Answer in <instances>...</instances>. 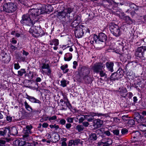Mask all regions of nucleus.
Here are the masks:
<instances>
[{
	"mask_svg": "<svg viewBox=\"0 0 146 146\" xmlns=\"http://www.w3.org/2000/svg\"><path fill=\"white\" fill-rule=\"evenodd\" d=\"M83 79L85 82L86 84H89L92 82V80L91 77L90 75L85 76Z\"/></svg>",
	"mask_w": 146,
	"mask_h": 146,
	"instance_id": "obj_25",
	"label": "nucleus"
},
{
	"mask_svg": "<svg viewBox=\"0 0 146 146\" xmlns=\"http://www.w3.org/2000/svg\"><path fill=\"white\" fill-rule=\"evenodd\" d=\"M25 105V108L28 111H30V110H32V108L31 106L29 105L26 102H25L24 103Z\"/></svg>",
	"mask_w": 146,
	"mask_h": 146,
	"instance_id": "obj_40",
	"label": "nucleus"
},
{
	"mask_svg": "<svg viewBox=\"0 0 146 146\" xmlns=\"http://www.w3.org/2000/svg\"><path fill=\"white\" fill-rule=\"evenodd\" d=\"M26 71L25 69H21L20 70L18 71L19 76H22L24 74H25Z\"/></svg>",
	"mask_w": 146,
	"mask_h": 146,
	"instance_id": "obj_37",
	"label": "nucleus"
},
{
	"mask_svg": "<svg viewBox=\"0 0 146 146\" xmlns=\"http://www.w3.org/2000/svg\"><path fill=\"white\" fill-rule=\"evenodd\" d=\"M10 47L13 51H14L17 49V47L14 46L12 44H10Z\"/></svg>",
	"mask_w": 146,
	"mask_h": 146,
	"instance_id": "obj_56",
	"label": "nucleus"
},
{
	"mask_svg": "<svg viewBox=\"0 0 146 146\" xmlns=\"http://www.w3.org/2000/svg\"><path fill=\"white\" fill-rule=\"evenodd\" d=\"M64 103L65 104L66 107L68 108L71 110L72 109V106L71 104L70 103V102L69 101H64Z\"/></svg>",
	"mask_w": 146,
	"mask_h": 146,
	"instance_id": "obj_39",
	"label": "nucleus"
},
{
	"mask_svg": "<svg viewBox=\"0 0 146 146\" xmlns=\"http://www.w3.org/2000/svg\"><path fill=\"white\" fill-rule=\"evenodd\" d=\"M27 141V140L23 138V139H20L18 140H17L19 146H24L25 143Z\"/></svg>",
	"mask_w": 146,
	"mask_h": 146,
	"instance_id": "obj_28",
	"label": "nucleus"
},
{
	"mask_svg": "<svg viewBox=\"0 0 146 146\" xmlns=\"http://www.w3.org/2000/svg\"><path fill=\"white\" fill-rule=\"evenodd\" d=\"M94 112H91L89 115H85L86 119L89 122H91L94 119Z\"/></svg>",
	"mask_w": 146,
	"mask_h": 146,
	"instance_id": "obj_22",
	"label": "nucleus"
},
{
	"mask_svg": "<svg viewBox=\"0 0 146 146\" xmlns=\"http://www.w3.org/2000/svg\"><path fill=\"white\" fill-rule=\"evenodd\" d=\"M44 34L43 30L40 27H37V37H41Z\"/></svg>",
	"mask_w": 146,
	"mask_h": 146,
	"instance_id": "obj_26",
	"label": "nucleus"
},
{
	"mask_svg": "<svg viewBox=\"0 0 146 146\" xmlns=\"http://www.w3.org/2000/svg\"><path fill=\"white\" fill-rule=\"evenodd\" d=\"M10 128V131L8 134V137H9L10 135H15L18 133L17 130L15 127H13Z\"/></svg>",
	"mask_w": 146,
	"mask_h": 146,
	"instance_id": "obj_18",
	"label": "nucleus"
},
{
	"mask_svg": "<svg viewBox=\"0 0 146 146\" xmlns=\"http://www.w3.org/2000/svg\"><path fill=\"white\" fill-rule=\"evenodd\" d=\"M67 81L63 79L60 81L61 86L62 87H64L66 86Z\"/></svg>",
	"mask_w": 146,
	"mask_h": 146,
	"instance_id": "obj_41",
	"label": "nucleus"
},
{
	"mask_svg": "<svg viewBox=\"0 0 146 146\" xmlns=\"http://www.w3.org/2000/svg\"><path fill=\"white\" fill-rule=\"evenodd\" d=\"M135 121L132 119H129L127 123L131 125H133L135 124Z\"/></svg>",
	"mask_w": 146,
	"mask_h": 146,
	"instance_id": "obj_49",
	"label": "nucleus"
},
{
	"mask_svg": "<svg viewBox=\"0 0 146 146\" xmlns=\"http://www.w3.org/2000/svg\"><path fill=\"white\" fill-rule=\"evenodd\" d=\"M139 130L142 132L146 131V125H145L143 124L140 125L139 127Z\"/></svg>",
	"mask_w": 146,
	"mask_h": 146,
	"instance_id": "obj_34",
	"label": "nucleus"
},
{
	"mask_svg": "<svg viewBox=\"0 0 146 146\" xmlns=\"http://www.w3.org/2000/svg\"><path fill=\"white\" fill-rule=\"evenodd\" d=\"M31 72L30 71L29 73H27V74L25 75V76H27L29 79H32L33 80L35 81V84H36V74L35 72Z\"/></svg>",
	"mask_w": 146,
	"mask_h": 146,
	"instance_id": "obj_11",
	"label": "nucleus"
},
{
	"mask_svg": "<svg viewBox=\"0 0 146 146\" xmlns=\"http://www.w3.org/2000/svg\"><path fill=\"white\" fill-rule=\"evenodd\" d=\"M6 120L9 122H11L12 120V117L10 116H7L6 117Z\"/></svg>",
	"mask_w": 146,
	"mask_h": 146,
	"instance_id": "obj_55",
	"label": "nucleus"
},
{
	"mask_svg": "<svg viewBox=\"0 0 146 146\" xmlns=\"http://www.w3.org/2000/svg\"><path fill=\"white\" fill-rule=\"evenodd\" d=\"M33 127L31 125H27L26 126L25 128L29 131V132L31 133V130L33 128Z\"/></svg>",
	"mask_w": 146,
	"mask_h": 146,
	"instance_id": "obj_44",
	"label": "nucleus"
},
{
	"mask_svg": "<svg viewBox=\"0 0 146 146\" xmlns=\"http://www.w3.org/2000/svg\"><path fill=\"white\" fill-rule=\"evenodd\" d=\"M128 132V130L126 128H123L121 130V133L123 135L127 134Z\"/></svg>",
	"mask_w": 146,
	"mask_h": 146,
	"instance_id": "obj_43",
	"label": "nucleus"
},
{
	"mask_svg": "<svg viewBox=\"0 0 146 146\" xmlns=\"http://www.w3.org/2000/svg\"><path fill=\"white\" fill-rule=\"evenodd\" d=\"M113 133L116 135H117L119 134V131L118 129L114 130L112 131Z\"/></svg>",
	"mask_w": 146,
	"mask_h": 146,
	"instance_id": "obj_57",
	"label": "nucleus"
},
{
	"mask_svg": "<svg viewBox=\"0 0 146 146\" xmlns=\"http://www.w3.org/2000/svg\"><path fill=\"white\" fill-rule=\"evenodd\" d=\"M47 71H48V69H46V70H43V71H42V73L43 74H46L47 75H48V76H50L51 75V70L50 69V72L49 73H48L47 72Z\"/></svg>",
	"mask_w": 146,
	"mask_h": 146,
	"instance_id": "obj_47",
	"label": "nucleus"
},
{
	"mask_svg": "<svg viewBox=\"0 0 146 146\" xmlns=\"http://www.w3.org/2000/svg\"><path fill=\"white\" fill-rule=\"evenodd\" d=\"M99 73L101 77H103L104 76L107 77V75L103 70H100V71Z\"/></svg>",
	"mask_w": 146,
	"mask_h": 146,
	"instance_id": "obj_42",
	"label": "nucleus"
},
{
	"mask_svg": "<svg viewBox=\"0 0 146 146\" xmlns=\"http://www.w3.org/2000/svg\"><path fill=\"white\" fill-rule=\"evenodd\" d=\"M75 27H76V29L74 32L75 36L78 38L82 37L84 34L83 29L81 28L80 27L77 26V25Z\"/></svg>",
	"mask_w": 146,
	"mask_h": 146,
	"instance_id": "obj_7",
	"label": "nucleus"
},
{
	"mask_svg": "<svg viewBox=\"0 0 146 146\" xmlns=\"http://www.w3.org/2000/svg\"><path fill=\"white\" fill-rule=\"evenodd\" d=\"M36 18V10L34 8L29 10L28 13L23 15L21 23L23 25L30 26L33 25L34 23L33 21ZM34 24L36 20L34 21Z\"/></svg>",
	"mask_w": 146,
	"mask_h": 146,
	"instance_id": "obj_1",
	"label": "nucleus"
},
{
	"mask_svg": "<svg viewBox=\"0 0 146 146\" xmlns=\"http://www.w3.org/2000/svg\"><path fill=\"white\" fill-rule=\"evenodd\" d=\"M129 5L130 8L131 9H135L136 8V5L133 3H129Z\"/></svg>",
	"mask_w": 146,
	"mask_h": 146,
	"instance_id": "obj_45",
	"label": "nucleus"
},
{
	"mask_svg": "<svg viewBox=\"0 0 146 146\" xmlns=\"http://www.w3.org/2000/svg\"><path fill=\"white\" fill-rule=\"evenodd\" d=\"M76 129L78 132H81L84 130V128L82 125H78L76 126Z\"/></svg>",
	"mask_w": 146,
	"mask_h": 146,
	"instance_id": "obj_35",
	"label": "nucleus"
},
{
	"mask_svg": "<svg viewBox=\"0 0 146 146\" xmlns=\"http://www.w3.org/2000/svg\"><path fill=\"white\" fill-rule=\"evenodd\" d=\"M23 132L24 134L23 135V138L27 140V141H29L31 140V136H29V134L31 133L29 132V131L25 128L23 129Z\"/></svg>",
	"mask_w": 146,
	"mask_h": 146,
	"instance_id": "obj_12",
	"label": "nucleus"
},
{
	"mask_svg": "<svg viewBox=\"0 0 146 146\" xmlns=\"http://www.w3.org/2000/svg\"><path fill=\"white\" fill-rule=\"evenodd\" d=\"M22 115L25 117H27L28 114L25 111H23L22 112Z\"/></svg>",
	"mask_w": 146,
	"mask_h": 146,
	"instance_id": "obj_64",
	"label": "nucleus"
},
{
	"mask_svg": "<svg viewBox=\"0 0 146 146\" xmlns=\"http://www.w3.org/2000/svg\"><path fill=\"white\" fill-rule=\"evenodd\" d=\"M57 119L56 116L55 115L51 117H49L48 118V120L51 121V120H53L56 119Z\"/></svg>",
	"mask_w": 146,
	"mask_h": 146,
	"instance_id": "obj_54",
	"label": "nucleus"
},
{
	"mask_svg": "<svg viewBox=\"0 0 146 146\" xmlns=\"http://www.w3.org/2000/svg\"><path fill=\"white\" fill-rule=\"evenodd\" d=\"M50 127L52 129L53 128H55V129L57 130L59 128V127L58 125H56V124H54V125H49Z\"/></svg>",
	"mask_w": 146,
	"mask_h": 146,
	"instance_id": "obj_46",
	"label": "nucleus"
},
{
	"mask_svg": "<svg viewBox=\"0 0 146 146\" xmlns=\"http://www.w3.org/2000/svg\"><path fill=\"white\" fill-rule=\"evenodd\" d=\"M31 116L34 119H36V110H32L31 113Z\"/></svg>",
	"mask_w": 146,
	"mask_h": 146,
	"instance_id": "obj_38",
	"label": "nucleus"
},
{
	"mask_svg": "<svg viewBox=\"0 0 146 146\" xmlns=\"http://www.w3.org/2000/svg\"><path fill=\"white\" fill-rule=\"evenodd\" d=\"M135 133V135H136L133 136V137L134 139H135L134 140H133V142H137V143H136V144H140L141 143L140 141V140L139 141V140L138 139L139 136H140V133L138 131L136 132Z\"/></svg>",
	"mask_w": 146,
	"mask_h": 146,
	"instance_id": "obj_21",
	"label": "nucleus"
},
{
	"mask_svg": "<svg viewBox=\"0 0 146 146\" xmlns=\"http://www.w3.org/2000/svg\"><path fill=\"white\" fill-rule=\"evenodd\" d=\"M10 0H5L2 6V11L5 13H10L14 12L18 8L16 3L11 2Z\"/></svg>",
	"mask_w": 146,
	"mask_h": 146,
	"instance_id": "obj_2",
	"label": "nucleus"
},
{
	"mask_svg": "<svg viewBox=\"0 0 146 146\" xmlns=\"http://www.w3.org/2000/svg\"><path fill=\"white\" fill-rule=\"evenodd\" d=\"M146 51V46L139 47L135 50V55L140 58H143L144 56V52Z\"/></svg>",
	"mask_w": 146,
	"mask_h": 146,
	"instance_id": "obj_5",
	"label": "nucleus"
},
{
	"mask_svg": "<svg viewBox=\"0 0 146 146\" xmlns=\"http://www.w3.org/2000/svg\"><path fill=\"white\" fill-rule=\"evenodd\" d=\"M68 67V65L66 64L65 65H62L60 67L61 69L63 71Z\"/></svg>",
	"mask_w": 146,
	"mask_h": 146,
	"instance_id": "obj_61",
	"label": "nucleus"
},
{
	"mask_svg": "<svg viewBox=\"0 0 146 146\" xmlns=\"http://www.w3.org/2000/svg\"><path fill=\"white\" fill-rule=\"evenodd\" d=\"M90 42L91 44H93L94 43H100L98 37L96 35H94L93 37L90 41Z\"/></svg>",
	"mask_w": 146,
	"mask_h": 146,
	"instance_id": "obj_20",
	"label": "nucleus"
},
{
	"mask_svg": "<svg viewBox=\"0 0 146 146\" xmlns=\"http://www.w3.org/2000/svg\"><path fill=\"white\" fill-rule=\"evenodd\" d=\"M110 30L111 33L116 36H118L121 34V32L119 27L116 25L112 24L110 26Z\"/></svg>",
	"mask_w": 146,
	"mask_h": 146,
	"instance_id": "obj_4",
	"label": "nucleus"
},
{
	"mask_svg": "<svg viewBox=\"0 0 146 146\" xmlns=\"http://www.w3.org/2000/svg\"><path fill=\"white\" fill-rule=\"evenodd\" d=\"M106 143L108 145L112 144V141L111 139L110 138H105L103 139L101 141V143Z\"/></svg>",
	"mask_w": 146,
	"mask_h": 146,
	"instance_id": "obj_24",
	"label": "nucleus"
},
{
	"mask_svg": "<svg viewBox=\"0 0 146 146\" xmlns=\"http://www.w3.org/2000/svg\"><path fill=\"white\" fill-rule=\"evenodd\" d=\"M10 42L13 44H15L17 43V40L14 39V38H12L11 40L10 41Z\"/></svg>",
	"mask_w": 146,
	"mask_h": 146,
	"instance_id": "obj_60",
	"label": "nucleus"
},
{
	"mask_svg": "<svg viewBox=\"0 0 146 146\" xmlns=\"http://www.w3.org/2000/svg\"><path fill=\"white\" fill-rule=\"evenodd\" d=\"M106 68L109 71H110L111 72L113 71V66L114 64L113 62H108L106 63Z\"/></svg>",
	"mask_w": 146,
	"mask_h": 146,
	"instance_id": "obj_16",
	"label": "nucleus"
},
{
	"mask_svg": "<svg viewBox=\"0 0 146 146\" xmlns=\"http://www.w3.org/2000/svg\"><path fill=\"white\" fill-rule=\"evenodd\" d=\"M95 121L97 127H100L103 124L102 121L100 119L96 120Z\"/></svg>",
	"mask_w": 146,
	"mask_h": 146,
	"instance_id": "obj_36",
	"label": "nucleus"
},
{
	"mask_svg": "<svg viewBox=\"0 0 146 146\" xmlns=\"http://www.w3.org/2000/svg\"><path fill=\"white\" fill-rule=\"evenodd\" d=\"M66 121L64 119H62L60 120V123L61 124L64 125L65 124Z\"/></svg>",
	"mask_w": 146,
	"mask_h": 146,
	"instance_id": "obj_63",
	"label": "nucleus"
},
{
	"mask_svg": "<svg viewBox=\"0 0 146 146\" xmlns=\"http://www.w3.org/2000/svg\"><path fill=\"white\" fill-rule=\"evenodd\" d=\"M82 116L80 117V118L79 119V123H81L83 122L84 119H86L85 117V115H82Z\"/></svg>",
	"mask_w": 146,
	"mask_h": 146,
	"instance_id": "obj_50",
	"label": "nucleus"
},
{
	"mask_svg": "<svg viewBox=\"0 0 146 146\" xmlns=\"http://www.w3.org/2000/svg\"><path fill=\"white\" fill-rule=\"evenodd\" d=\"M117 74L115 73H112L110 76V80L112 82L115 81V80H118L117 77Z\"/></svg>",
	"mask_w": 146,
	"mask_h": 146,
	"instance_id": "obj_32",
	"label": "nucleus"
},
{
	"mask_svg": "<svg viewBox=\"0 0 146 146\" xmlns=\"http://www.w3.org/2000/svg\"><path fill=\"white\" fill-rule=\"evenodd\" d=\"M10 127H5L0 128V136L4 137L8 136V133L10 131Z\"/></svg>",
	"mask_w": 146,
	"mask_h": 146,
	"instance_id": "obj_9",
	"label": "nucleus"
},
{
	"mask_svg": "<svg viewBox=\"0 0 146 146\" xmlns=\"http://www.w3.org/2000/svg\"><path fill=\"white\" fill-rule=\"evenodd\" d=\"M29 30V33L30 34H31L32 36L35 38H36V28L35 26H31Z\"/></svg>",
	"mask_w": 146,
	"mask_h": 146,
	"instance_id": "obj_15",
	"label": "nucleus"
},
{
	"mask_svg": "<svg viewBox=\"0 0 146 146\" xmlns=\"http://www.w3.org/2000/svg\"><path fill=\"white\" fill-rule=\"evenodd\" d=\"M121 14L123 16V17H122L121 18H123V19L125 21V23L127 24L130 25L131 24H133L134 23V21L132 20L129 16H124V14L123 13H121Z\"/></svg>",
	"mask_w": 146,
	"mask_h": 146,
	"instance_id": "obj_10",
	"label": "nucleus"
},
{
	"mask_svg": "<svg viewBox=\"0 0 146 146\" xmlns=\"http://www.w3.org/2000/svg\"><path fill=\"white\" fill-rule=\"evenodd\" d=\"M80 143V140L79 139L75 140H71L69 141L68 146H72V145H77Z\"/></svg>",
	"mask_w": 146,
	"mask_h": 146,
	"instance_id": "obj_19",
	"label": "nucleus"
},
{
	"mask_svg": "<svg viewBox=\"0 0 146 146\" xmlns=\"http://www.w3.org/2000/svg\"><path fill=\"white\" fill-rule=\"evenodd\" d=\"M89 138L90 140L95 141L96 140L97 137L96 134L91 133L89 135Z\"/></svg>",
	"mask_w": 146,
	"mask_h": 146,
	"instance_id": "obj_33",
	"label": "nucleus"
},
{
	"mask_svg": "<svg viewBox=\"0 0 146 146\" xmlns=\"http://www.w3.org/2000/svg\"><path fill=\"white\" fill-rule=\"evenodd\" d=\"M32 102L36 103V99L33 97H31L29 100Z\"/></svg>",
	"mask_w": 146,
	"mask_h": 146,
	"instance_id": "obj_53",
	"label": "nucleus"
},
{
	"mask_svg": "<svg viewBox=\"0 0 146 146\" xmlns=\"http://www.w3.org/2000/svg\"><path fill=\"white\" fill-rule=\"evenodd\" d=\"M73 11V9L70 8L65 9L63 11L58 12L55 11L54 13L56 14V16L60 19H62L65 18L66 16H68V14H70Z\"/></svg>",
	"mask_w": 146,
	"mask_h": 146,
	"instance_id": "obj_3",
	"label": "nucleus"
},
{
	"mask_svg": "<svg viewBox=\"0 0 146 146\" xmlns=\"http://www.w3.org/2000/svg\"><path fill=\"white\" fill-rule=\"evenodd\" d=\"M119 95L122 97L125 98L127 94V90L126 88L123 87H119Z\"/></svg>",
	"mask_w": 146,
	"mask_h": 146,
	"instance_id": "obj_13",
	"label": "nucleus"
},
{
	"mask_svg": "<svg viewBox=\"0 0 146 146\" xmlns=\"http://www.w3.org/2000/svg\"><path fill=\"white\" fill-rule=\"evenodd\" d=\"M49 44L51 45L54 44L56 46H57L59 44L58 40L56 39L52 40L50 42Z\"/></svg>",
	"mask_w": 146,
	"mask_h": 146,
	"instance_id": "obj_31",
	"label": "nucleus"
},
{
	"mask_svg": "<svg viewBox=\"0 0 146 146\" xmlns=\"http://www.w3.org/2000/svg\"><path fill=\"white\" fill-rule=\"evenodd\" d=\"M70 55H72V54H70ZM72 56H70L69 57L66 58V57H64V60L66 61H70L71 59L72 58Z\"/></svg>",
	"mask_w": 146,
	"mask_h": 146,
	"instance_id": "obj_59",
	"label": "nucleus"
},
{
	"mask_svg": "<svg viewBox=\"0 0 146 146\" xmlns=\"http://www.w3.org/2000/svg\"><path fill=\"white\" fill-rule=\"evenodd\" d=\"M107 36L104 33H100L98 35V39L99 42H105L107 40Z\"/></svg>",
	"mask_w": 146,
	"mask_h": 146,
	"instance_id": "obj_17",
	"label": "nucleus"
},
{
	"mask_svg": "<svg viewBox=\"0 0 146 146\" xmlns=\"http://www.w3.org/2000/svg\"><path fill=\"white\" fill-rule=\"evenodd\" d=\"M81 17L79 15H76L74 18V21L71 24L72 27H75L76 25H78L81 22Z\"/></svg>",
	"mask_w": 146,
	"mask_h": 146,
	"instance_id": "obj_14",
	"label": "nucleus"
},
{
	"mask_svg": "<svg viewBox=\"0 0 146 146\" xmlns=\"http://www.w3.org/2000/svg\"><path fill=\"white\" fill-rule=\"evenodd\" d=\"M66 120L68 122L72 123L74 121V118L72 117H68L66 118Z\"/></svg>",
	"mask_w": 146,
	"mask_h": 146,
	"instance_id": "obj_51",
	"label": "nucleus"
},
{
	"mask_svg": "<svg viewBox=\"0 0 146 146\" xmlns=\"http://www.w3.org/2000/svg\"><path fill=\"white\" fill-rule=\"evenodd\" d=\"M93 114H94V116H97L99 117H100L101 118L107 117L108 116L107 114H103L101 113L94 112Z\"/></svg>",
	"mask_w": 146,
	"mask_h": 146,
	"instance_id": "obj_29",
	"label": "nucleus"
},
{
	"mask_svg": "<svg viewBox=\"0 0 146 146\" xmlns=\"http://www.w3.org/2000/svg\"><path fill=\"white\" fill-rule=\"evenodd\" d=\"M42 71L43 70H45L46 69H48L47 72L49 73L50 72V68L49 64H43L42 66Z\"/></svg>",
	"mask_w": 146,
	"mask_h": 146,
	"instance_id": "obj_27",
	"label": "nucleus"
},
{
	"mask_svg": "<svg viewBox=\"0 0 146 146\" xmlns=\"http://www.w3.org/2000/svg\"><path fill=\"white\" fill-rule=\"evenodd\" d=\"M46 13V5L40 4H37V15Z\"/></svg>",
	"mask_w": 146,
	"mask_h": 146,
	"instance_id": "obj_8",
	"label": "nucleus"
},
{
	"mask_svg": "<svg viewBox=\"0 0 146 146\" xmlns=\"http://www.w3.org/2000/svg\"><path fill=\"white\" fill-rule=\"evenodd\" d=\"M17 3L18 4H22L24 5H26V2L25 0H18Z\"/></svg>",
	"mask_w": 146,
	"mask_h": 146,
	"instance_id": "obj_48",
	"label": "nucleus"
},
{
	"mask_svg": "<svg viewBox=\"0 0 146 146\" xmlns=\"http://www.w3.org/2000/svg\"><path fill=\"white\" fill-rule=\"evenodd\" d=\"M20 66L18 63L14 64V68L15 70H18L20 68Z\"/></svg>",
	"mask_w": 146,
	"mask_h": 146,
	"instance_id": "obj_52",
	"label": "nucleus"
},
{
	"mask_svg": "<svg viewBox=\"0 0 146 146\" xmlns=\"http://www.w3.org/2000/svg\"><path fill=\"white\" fill-rule=\"evenodd\" d=\"M53 7L51 5H48L46 6V13H49L53 11Z\"/></svg>",
	"mask_w": 146,
	"mask_h": 146,
	"instance_id": "obj_30",
	"label": "nucleus"
},
{
	"mask_svg": "<svg viewBox=\"0 0 146 146\" xmlns=\"http://www.w3.org/2000/svg\"><path fill=\"white\" fill-rule=\"evenodd\" d=\"M73 67L74 69H76L78 66V63L76 61H74L73 62Z\"/></svg>",
	"mask_w": 146,
	"mask_h": 146,
	"instance_id": "obj_62",
	"label": "nucleus"
},
{
	"mask_svg": "<svg viewBox=\"0 0 146 146\" xmlns=\"http://www.w3.org/2000/svg\"><path fill=\"white\" fill-rule=\"evenodd\" d=\"M105 67V65L103 63H96L94 65L92 69L94 72L98 73H99L100 71L102 70Z\"/></svg>",
	"mask_w": 146,
	"mask_h": 146,
	"instance_id": "obj_6",
	"label": "nucleus"
},
{
	"mask_svg": "<svg viewBox=\"0 0 146 146\" xmlns=\"http://www.w3.org/2000/svg\"><path fill=\"white\" fill-rule=\"evenodd\" d=\"M135 119L136 121L139 123H141L145 121L143 116L140 115L136 117L135 118Z\"/></svg>",
	"mask_w": 146,
	"mask_h": 146,
	"instance_id": "obj_23",
	"label": "nucleus"
},
{
	"mask_svg": "<svg viewBox=\"0 0 146 146\" xmlns=\"http://www.w3.org/2000/svg\"><path fill=\"white\" fill-rule=\"evenodd\" d=\"M82 123L83 125H82L83 126V127L84 126L85 127H87L90 124L87 121H84Z\"/></svg>",
	"mask_w": 146,
	"mask_h": 146,
	"instance_id": "obj_58",
	"label": "nucleus"
}]
</instances>
